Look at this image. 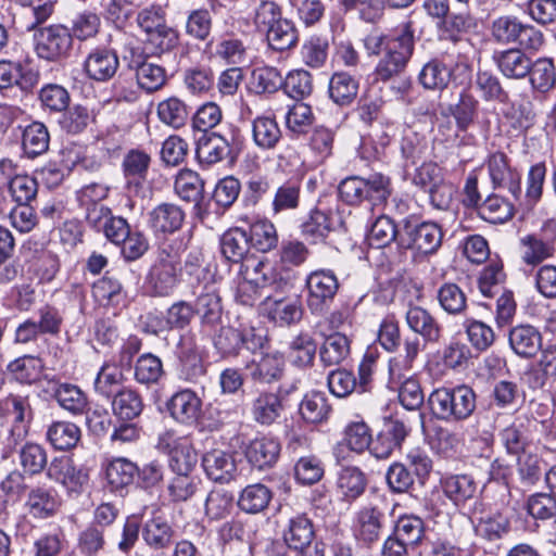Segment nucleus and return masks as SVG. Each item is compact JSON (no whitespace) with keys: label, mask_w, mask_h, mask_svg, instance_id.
<instances>
[{"label":"nucleus","mask_w":556,"mask_h":556,"mask_svg":"<svg viewBox=\"0 0 556 556\" xmlns=\"http://www.w3.org/2000/svg\"><path fill=\"white\" fill-rule=\"evenodd\" d=\"M363 45L369 56H379L375 67L377 79L388 81L404 72L414 53L415 36L412 23H402L388 34L371 30L364 37Z\"/></svg>","instance_id":"f257e3e1"},{"label":"nucleus","mask_w":556,"mask_h":556,"mask_svg":"<svg viewBox=\"0 0 556 556\" xmlns=\"http://www.w3.org/2000/svg\"><path fill=\"white\" fill-rule=\"evenodd\" d=\"M428 404L437 419L458 422L467 420L473 414L477 406V395L466 384L454 388H438L429 395Z\"/></svg>","instance_id":"f03ea898"},{"label":"nucleus","mask_w":556,"mask_h":556,"mask_svg":"<svg viewBox=\"0 0 556 556\" xmlns=\"http://www.w3.org/2000/svg\"><path fill=\"white\" fill-rule=\"evenodd\" d=\"M442 240V228L434 222L404 218L401 224L399 247L413 251L415 256L437 253Z\"/></svg>","instance_id":"7ed1b4c3"},{"label":"nucleus","mask_w":556,"mask_h":556,"mask_svg":"<svg viewBox=\"0 0 556 556\" xmlns=\"http://www.w3.org/2000/svg\"><path fill=\"white\" fill-rule=\"evenodd\" d=\"M282 540L295 556H325V544L316 540L313 521L305 514L298 513L287 520Z\"/></svg>","instance_id":"20e7f679"},{"label":"nucleus","mask_w":556,"mask_h":556,"mask_svg":"<svg viewBox=\"0 0 556 556\" xmlns=\"http://www.w3.org/2000/svg\"><path fill=\"white\" fill-rule=\"evenodd\" d=\"M35 52L41 60L61 62L71 55L73 35L60 24L37 29L34 34Z\"/></svg>","instance_id":"39448f33"},{"label":"nucleus","mask_w":556,"mask_h":556,"mask_svg":"<svg viewBox=\"0 0 556 556\" xmlns=\"http://www.w3.org/2000/svg\"><path fill=\"white\" fill-rule=\"evenodd\" d=\"M156 447L168 456V464L175 473H190L198 463V454L187 435L165 431L159 437Z\"/></svg>","instance_id":"423d86ee"},{"label":"nucleus","mask_w":556,"mask_h":556,"mask_svg":"<svg viewBox=\"0 0 556 556\" xmlns=\"http://www.w3.org/2000/svg\"><path fill=\"white\" fill-rule=\"evenodd\" d=\"M176 354L178 358L176 369L178 379L187 383H199L206 375V366L193 336H180Z\"/></svg>","instance_id":"0eeeda50"},{"label":"nucleus","mask_w":556,"mask_h":556,"mask_svg":"<svg viewBox=\"0 0 556 556\" xmlns=\"http://www.w3.org/2000/svg\"><path fill=\"white\" fill-rule=\"evenodd\" d=\"M7 188L12 200L17 204H30L38 192L37 179L20 173L10 160L0 161V189Z\"/></svg>","instance_id":"6e6552de"},{"label":"nucleus","mask_w":556,"mask_h":556,"mask_svg":"<svg viewBox=\"0 0 556 556\" xmlns=\"http://www.w3.org/2000/svg\"><path fill=\"white\" fill-rule=\"evenodd\" d=\"M308 289L307 304L313 314H321L333 301L338 290L339 280L330 269L312 271L306 278Z\"/></svg>","instance_id":"1a4fd4ad"},{"label":"nucleus","mask_w":556,"mask_h":556,"mask_svg":"<svg viewBox=\"0 0 556 556\" xmlns=\"http://www.w3.org/2000/svg\"><path fill=\"white\" fill-rule=\"evenodd\" d=\"M47 477L62 484L68 493L79 494L89 480L87 471L67 456L54 457L47 467Z\"/></svg>","instance_id":"9d476101"},{"label":"nucleus","mask_w":556,"mask_h":556,"mask_svg":"<svg viewBox=\"0 0 556 556\" xmlns=\"http://www.w3.org/2000/svg\"><path fill=\"white\" fill-rule=\"evenodd\" d=\"M264 338L256 334L254 329L239 330L232 327H222L214 340V345L224 356H236L241 348L256 350L263 345Z\"/></svg>","instance_id":"9b49d317"},{"label":"nucleus","mask_w":556,"mask_h":556,"mask_svg":"<svg viewBox=\"0 0 556 556\" xmlns=\"http://www.w3.org/2000/svg\"><path fill=\"white\" fill-rule=\"evenodd\" d=\"M193 288V294L197 295L193 305L194 315L197 314L204 325L214 326L219 323L223 315V305L219 290L214 281H207L200 288Z\"/></svg>","instance_id":"f8f14e48"},{"label":"nucleus","mask_w":556,"mask_h":556,"mask_svg":"<svg viewBox=\"0 0 556 556\" xmlns=\"http://www.w3.org/2000/svg\"><path fill=\"white\" fill-rule=\"evenodd\" d=\"M119 66L116 52L105 47L91 49L84 61V72L88 78L96 81L110 80Z\"/></svg>","instance_id":"ddd939ff"},{"label":"nucleus","mask_w":556,"mask_h":556,"mask_svg":"<svg viewBox=\"0 0 556 556\" xmlns=\"http://www.w3.org/2000/svg\"><path fill=\"white\" fill-rule=\"evenodd\" d=\"M440 485L444 495L457 507H465L478 500V483L467 473L446 475L441 478Z\"/></svg>","instance_id":"4468645a"},{"label":"nucleus","mask_w":556,"mask_h":556,"mask_svg":"<svg viewBox=\"0 0 556 556\" xmlns=\"http://www.w3.org/2000/svg\"><path fill=\"white\" fill-rule=\"evenodd\" d=\"M264 306L269 319L281 326L296 324L303 315L301 298L298 294L268 295L264 301Z\"/></svg>","instance_id":"2eb2a0df"},{"label":"nucleus","mask_w":556,"mask_h":556,"mask_svg":"<svg viewBox=\"0 0 556 556\" xmlns=\"http://www.w3.org/2000/svg\"><path fill=\"white\" fill-rule=\"evenodd\" d=\"M202 401L191 389L175 392L166 403L169 416L181 425H192L201 414Z\"/></svg>","instance_id":"dca6fc26"},{"label":"nucleus","mask_w":556,"mask_h":556,"mask_svg":"<svg viewBox=\"0 0 556 556\" xmlns=\"http://www.w3.org/2000/svg\"><path fill=\"white\" fill-rule=\"evenodd\" d=\"M286 362L278 352L265 353L247 366L252 381L260 384H271L279 381L285 372Z\"/></svg>","instance_id":"f3484780"},{"label":"nucleus","mask_w":556,"mask_h":556,"mask_svg":"<svg viewBox=\"0 0 556 556\" xmlns=\"http://www.w3.org/2000/svg\"><path fill=\"white\" fill-rule=\"evenodd\" d=\"M202 467L208 479L219 483L231 481L237 471L233 454L219 448L211 450L202 456Z\"/></svg>","instance_id":"a211bd4d"},{"label":"nucleus","mask_w":556,"mask_h":556,"mask_svg":"<svg viewBox=\"0 0 556 556\" xmlns=\"http://www.w3.org/2000/svg\"><path fill=\"white\" fill-rule=\"evenodd\" d=\"M248 462L262 470L273 467L280 454V443L273 437H257L249 442L244 450Z\"/></svg>","instance_id":"6ab92c4d"},{"label":"nucleus","mask_w":556,"mask_h":556,"mask_svg":"<svg viewBox=\"0 0 556 556\" xmlns=\"http://www.w3.org/2000/svg\"><path fill=\"white\" fill-rule=\"evenodd\" d=\"M509 346L516 355L532 358L542 351V334L531 325H518L508 334Z\"/></svg>","instance_id":"aec40b11"},{"label":"nucleus","mask_w":556,"mask_h":556,"mask_svg":"<svg viewBox=\"0 0 556 556\" xmlns=\"http://www.w3.org/2000/svg\"><path fill=\"white\" fill-rule=\"evenodd\" d=\"M384 515L376 507L362 508L355 519L354 534L357 541L371 545L380 538Z\"/></svg>","instance_id":"412c9836"},{"label":"nucleus","mask_w":556,"mask_h":556,"mask_svg":"<svg viewBox=\"0 0 556 556\" xmlns=\"http://www.w3.org/2000/svg\"><path fill=\"white\" fill-rule=\"evenodd\" d=\"M0 415L13 424L11 434L23 438L27 433V422L30 420V407L26 399L10 395L0 401Z\"/></svg>","instance_id":"4be33fe9"},{"label":"nucleus","mask_w":556,"mask_h":556,"mask_svg":"<svg viewBox=\"0 0 556 556\" xmlns=\"http://www.w3.org/2000/svg\"><path fill=\"white\" fill-rule=\"evenodd\" d=\"M180 262L177 255L161 256L160 262L153 267L151 281L157 295H168L178 282Z\"/></svg>","instance_id":"5701e85b"},{"label":"nucleus","mask_w":556,"mask_h":556,"mask_svg":"<svg viewBox=\"0 0 556 556\" xmlns=\"http://www.w3.org/2000/svg\"><path fill=\"white\" fill-rule=\"evenodd\" d=\"M185 219L181 207L174 203H161L149 214V225L155 232L173 233L180 229Z\"/></svg>","instance_id":"b1692460"},{"label":"nucleus","mask_w":556,"mask_h":556,"mask_svg":"<svg viewBox=\"0 0 556 556\" xmlns=\"http://www.w3.org/2000/svg\"><path fill=\"white\" fill-rule=\"evenodd\" d=\"M61 505L58 492L52 488L36 486L28 493L26 506L35 518H49L56 514Z\"/></svg>","instance_id":"393cba45"},{"label":"nucleus","mask_w":556,"mask_h":556,"mask_svg":"<svg viewBox=\"0 0 556 556\" xmlns=\"http://www.w3.org/2000/svg\"><path fill=\"white\" fill-rule=\"evenodd\" d=\"M283 404L280 395L274 392L263 391L253 400L251 414L255 422L262 426H270L280 419Z\"/></svg>","instance_id":"a878e982"},{"label":"nucleus","mask_w":556,"mask_h":556,"mask_svg":"<svg viewBox=\"0 0 556 556\" xmlns=\"http://www.w3.org/2000/svg\"><path fill=\"white\" fill-rule=\"evenodd\" d=\"M317 352V342L312 332L301 330L289 342L288 356L290 363L299 368L313 366Z\"/></svg>","instance_id":"bb28decb"},{"label":"nucleus","mask_w":556,"mask_h":556,"mask_svg":"<svg viewBox=\"0 0 556 556\" xmlns=\"http://www.w3.org/2000/svg\"><path fill=\"white\" fill-rule=\"evenodd\" d=\"M125 381L126 377L121 366L115 363H104L97 374L93 389L99 396L110 400L126 388Z\"/></svg>","instance_id":"cd10ccee"},{"label":"nucleus","mask_w":556,"mask_h":556,"mask_svg":"<svg viewBox=\"0 0 556 556\" xmlns=\"http://www.w3.org/2000/svg\"><path fill=\"white\" fill-rule=\"evenodd\" d=\"M410 330L421 336L426 341L438 342L441 338V326L438 320L424 307L410 306L405 315Z\"/></svg>","instance_id":"c85d7f7f"},{"label":"nucleus","mask_w":556,"mask_h":556,"mask_svg":"<svg viewBox=\"0 0 556 556\" xmlns=\"http://www.w3.org/2000/svg\"><path fill=\"white\" fill-rule=\"evenodd\" d=\"M258 266L263 269L262 275H253L252 281L262 287H274L283 290L291 287L299 278V273L289 267L281 266L279 263L273 265L268 262L258 261Z\"/></svg>","instance_id":"c756f323"},{"label":"nucleus","mask_w":556,"mask_h":556,"mask_svg":"<svg viewBox=\"0 0 556 556\" xmlns=\"http://www.w3.org/2000/svg\"><path fill=\"white\" fill-rule=\"evenodd\" d=\"M51 394L59 406L72 415H81L88 406L87 395L76 384L55 382Z\"/></svg>","instance_id":"7c9ffc66"},{"label":"nucleus","mask_w":556,"mask_h":556,"mask_svg":"<svg viewBox=\"0 0 556 556\" xmlns=\"http://www.w3.org/2000/svg\"><path fill=\"white\" fill-rule=\"evenodd\" d=\"M367 479L357 467H344L340 470L337 480V492L341 501L351 504L366 490Z\"/></svg>","instance_id":"2f4dec72"},{"label":"nucleus","mask_w":556,"mask_h":556,"mask_svg":"<svg viewBox=\"0 0 556 556\" xmlns=\"http://www.w3.org/2000/svg\"><path fill=\"white\" fill-rule=\"evenodd\" d=\"M204 180L192 169H180L175 176L174 191L185 202L198 205L204 198Z\"/></svg>","instance_id":"473e14b6"},{"label":"nucleus","mask_w":556,"mask_h":556,"mask_svg":"<svg viewBox=\"0 0 556 556\" xmlns=\"http://www.w3.org/2000/svg\"><path fill=\"white\" fill-rule=\"evenodd\" d=\"M519 251L521 261L526 265L534 267L554 256L555 247L548 242V239L544 240L534 232L520 239Z\"/></svg>","instance_id":"72a5a7b5"},{"label":"nucleus","mask_w":556,"mask_h":556,"mask_svg":"<svg viewBox=\"0 0 556 556\" xmlns=\"http://www.w3.org/2000/svg\"><path fill=\"white\" fill-rule=\"evenodd\" d=\"M110 400L113 415L122 420L139 417L144 407L141 394L130 387L122 389Z\"/></svg>","instance_id":"f704fd0d"},{"label":"nucleus","mask_w":556,"mask_h":556,"mask_svg":"<svg viewBox=\"0 0 556 556\" xmlns=\"http://www.w3.org/2000/svg\"><path fill=\"white\" fill-rule=\"evenodd\" d=\"M489 172L496 187L507 188L515 197L521 192L519 174L509 167L505 154L494 153L490 157Z\"/></svg>","instance_id":"c9c22d12"},{"label":"nucleus","mask_w":556,"mask_h":556,"mask_svg":"<svg viewBox=\"0 0 556 556\" xmlns=\"http://www.w3.org/2000/svg\"><path fill=\"white\" fill-rule=\"evenodd\" d=\"M339 224L340 217L336 213L316 208L311 212L309 217L302 224V233L316 242L326 238Z\"/></svg>","instance_id":"e433bc0d"},{"label":"nucleus","mask_w":556,"mask_h":556,"mask_svg":"<svg viewBox=\"0 0 556 556\" xmlns=\"http://www.w3.org/2000/svg\"><path fill=\"white\" fill-rule=\"evenodd\" d=\"M250 247L248 231L239 227L230 228L220 238L222 254L231 263L242 262Z\"/></svg>","instance_id":"4c0bfd02"},{"label":"nucleus","mask_w":556,"mask_h":556,"mask_svg":"<svg viewBox=\"0 0 556 556\" xmlns=\"http://www.w3.org/2000/svg\"><path fill=\"white\" fill-rule=\"evenodd\" d=\"M472 87L485 102L509 103V93L503 88L498 77L488 71L477 73Z\"/></svg>","instance_id":"58836bf2"},{"label":"nucleus","mask_w":556,"mask_h":556,"mask_svg":"<svg viewBox=\"0 0 556 556\" xmlns=\"http://www.w3.org/2000/svg\"><path fill=\"white\" fill-rule=\"evenodd\" d=\"M358 80L346 72H336L329 80V96L339 105L351 104L358 93Z\"/></svg>","instance_id":"ea45409f"},{"label":"nucleus","mask_w":556,"mask_h":556,"mask_svg":"<svg viewBox=\"0 0 556 556\" xmlns=\"http://www.w3.org/2000/svg\"><path fill=\"white\" fill-rule=\"evenodd\" d=\"M38 81V75L33 71H26L20 62L0 61V88H8L14 84L22 89H30Z\"/></svg>","instance_id":"a19ab883"},{"label":"nucleus","mask_w":556,"mask_h":556,"mask_svg":"<svg viewBox=\"0 0 556 556\" xmlns=\"http://www.w3.org/2000/svg\"><path fill=\"white\" fill-rule=\"evenodd\" d=\"M80 429L74 422L55 421L48 427L46 437L49 443L59 451L74 448L80 440Z\"/></svg>","instance_id":"79ce46f5"},{"label":"nucleus","mask_w":556,"mask_h":556,"mask_svg":"<svg viewBox=\"0 0 556 556\" xmlns=\"http://www.w3.org/2000/svg\"><path fill=\"white\" fill-rule=\"evenodd\" d=\"M175 531L167 520L157 516L148 520L142 530V538L153 549H164L170 546Z\"/></svg>","instance_id":"37998d69"},{"label":"nucleus","mask_w":556,"mask_h":556,"mask_svg":"<svg viewBox=\"0 0 556 556\" xmlns=\"http://www.w3.org/2000/svg\"><path fill=\"white\" fill-rule=\"evenodd\" d=\"M271 497L273 493L265 484H250L241 491L238 506L248 514H258L268 507Z\"/></svg>","instance_id":"c03bdc74"},{"label":"nucleus","mask_w":556,"mask_h":556,"mask_svg":"<svg viewBox=\"0 0 556 556\" xmlns=\"http://www.w3.org/2000/svg\"><path fill=\"white\" fill-rule=\"evenodd\" d=\"M496 63L502 74L508 78H523L531 68V60L519 49H508L501 52Z\"/></svg>","instance_id":"a18cd8bd"},{"label":"nucleus","mask_w":556,"mask_h":556,"mask_svg":"<svg viewBox=\"0 0 556 556\" xmlns=\"http://www.w3.org/2000/svg\"><path fill=\"white\" fill-rule=\"evenodd\" d=\"M92 293L100 303L113 306L124 304L126 300V293L121 281L110 273H106L93 283Z\"/></svg>","instance_id":"49530a36"},{"label":"nucleus","mask_w":556,"mask_h":556,"mask_svg":"<svg viewBox=\"0 0 556 556\" xmlns=\"http://www.w3.org/2000/svg\"><path fill=\"white\" fill-rule=\"evenodd\" d=\"M132 67L139 87L148 92L159 90L166 81V72L161 65L143 60L132 61Z\"/></svg>","instance_id":"de8ad7c7"},{"label":"nucleus","mask_w":556,"mask_h":556,"mask_svg":"<svg viewBox=\"0 0 556 556\" xmlns=\"http://www.w3.org/2000/svg\"><path fill=\"white\" fill-rule=\"evenodd\" d=\"M349 353L350 341L340 332L326 337L319 349V357L325 366L339 365L348 357Z\"/></svg>","instance_id":"09e8293b"},{"label":"nucleus","mask_w":556,"mask_h":556,"mask_svg":"<svg viewBox=\"0 0 556 556\" xmlns=\"http://www.w3.org/2000/svg\"><path fill=\"white\" fill-rule=\"evenodd\" d=\"M164 375L161 358L152 353L140 355L134 366L135 380L144 386L157 383Z\"/></svg>","instance_id":"8fccbe9b"},{"label":"nucleus","mask_w":556,"mask_h":556,"mask_svg":"<svg viewBox=\"0 0 556 556\" xmlns=\"http://www.w3.org/2000/svg\"><path fill=\"white\" fill-rule=\"evenodd\" d=\"M138 473L136 464L126 458H115L109 463L105 470L108 483L114 491L130 485Z\"/></svg>","instance_id":"3c124183"},{"label":"nucleus","mask_w":556,"mask_h":556,"mask_svg":"<svg viewBox=\"0 0 556 556\" xmlns=\"http://www.w3.org/2000/svg\"><path fill=\"white\" fill-rule=\"evenodd\" d=\"M413 182L429 192L432 203L435 204L437 193L443 187L442 169L437 163L425 162L416 168Z\"/></svg>","instance_id":"603ef678"},{"label":"nucleus","mask_w":556,"mask_h":556,"mask_svg":"<svg viewBox=\"0 0 556 556\" xmlns=\"http://www.w3.org/2000/svg\"><path fill=\"white\" fill-rule=\"evenodd\" d=\"M250 245L260 252L266 253L278 244L276 227L269 220H257L253 223L248 231Z\"/></svg>","instance_id":"864d4df0"},{"label":"nucleus","mask_w":556,"mask_h":556,"mask_svg":"<svg viewBox=\"0 0 556 556\" xmlns=\"http://www.w3.org/2000/svg\"><path fill=\"white\" fill-rule=\"evenodd\" d=\"M282 85V76L271 66L257 67L252 71L249 88L256 94L276 92Z\"/></svg>","instance_id":"5fc2aeb1"},{"label":"nucleus","mask_w":556,"mask_h":556,"mask_svg":"<svg viewBox=\"0 0 556 556\" xmlns=\"http://www.w3.org/2000/svg\"><path fill=\"white\" fill-rule=\"evenodd\" d=\"M267 41L276 51L291 49L298 42V30L290 21L282 18L267 29Z\"/></svg>","instance_id":"6e6d98bb"},{"label":"nucleus","mask_w":556,"mask_h":556,"mask_svg":"<svg viewBox=\"0 0 556 556\" xmlns=\"http://www.w3.org/2000/svg\"><path fill=\"white\" fill-rule=\"evenodd\" d=\"M38 99L43 110L50 113H61L71 103L68 90L59 84H47L39 90Z\"/></svg>","instance_id":"4d7b16f0"},{"label":"nucleus","mask_w":556,"mask_h":556,"mask_svg":"<svg viewBox=\"0 0 556 556\" xmlns=\"http://www.w3.org/2000/svg\"><path fill=\"white\" fill-rule=\"evenodd\" d=\"M195 153L200 162L208 165L225 159L233 162L237 155L229 141H197Z\"/></svg>","instance_id":"13d9d810"},{"label":"nucleus","mask_w":556,"mask_h":556,"mask_svg":"<svg viewBox=\"0 0 556 556\" xmlns=\"http://www.w3.org/2000/svg\"><path fill=\"white\" fill-rule=\"evenodd\" d=\"M20 465L25 473L35 476L48 467L46 448L37 443H25L20 450Z\"/></svg>","instance_id":"bf43d9fd"},{"label":"nucleus","mask_w":556,"mask_h":556,"mask_svg":"<svg viewBox=\"0 0 556 556\" xmlns=\"http://www.w3.org/2000/svg\"><path fill=\"white\" fill-rule=\"evenodd\" d=\"M281 87L290 98L300 102L312 93L313 78L307 71L294 70L282 79Z\"/></svg>","instance_id":"052dcab7"},{"label":"nucleus","mask_w":556,"mask_h":556,"mask_svg":"<svg viewBox=\"0 0 556 556\" xmlns=\"http://www.w3.org/2000/svg\"><path fill=\"white\" fill-rule=\"evenodd\" d=\"M299 410L305 421L317 424L327 419L330 406L323 393L313 392L304 396Z\"/></svg>","instance_id":"680f3d73"},{"label":"nucleus","mask_w":556,"mask_h":556,"mask_svg":"<svg viewBox=\"0 0 556 556\" xmlns=\"http://www.w3.org/2000/svg\"><path fill=\"white\" fill-rule=\"evenodd\" d=\"M194 317L193 305L186 301L172 304L160 324V331L169 329H184L190 325Z\"/></svg>","instance_id":"e2e57ef3"},{"label":"nucleus","mask_w":556,"mask_h":556,"mask_svg":"<svg viewBox=\"0 0 556 556\" xmlns=\"http://www.w3.org/2000/svg\"><path fill=\"white\" fill-rule=\"evenodd\" d=\"M399 236L400 228H396L390 217L381 215L371 225L368 241L370 245L380 249L387 247L394 240L399 243Z\"/></svg>","instance_id":"0e129e2a"},{"label":"nucleus","mask_w":556,"mask_h":556,"mask_svg":"<svg viewBox=\"0 0 556 556\" xmlns=\"http://www.w3.org/2000/svg\"><path fill=\"white\" fill-rule=\"evenodd\" d=\"M394 536L409 547L417 546L425 536L424 521L416 516H403L395 526Z\"/></svg>","instance_id":"69168bd1"},{"label":"nucleus","mask_w":556,"mask_h":556,"mask_svg":"<svg viewBox=\"0 0 556 556\" xmlns=\"http://www.w3.org/2000/svg\"><path fill=\"white\" fill-rule=\"evenodd\" d=\"M157 115L160 119L173 128H180L188 121L187 105L178 98H169L159 103Z\"/></svg>","instance_id":"338daca9"},{"label":"nucleus","mask_w":556,"mask_h":556,"mask_svg":"<svg viewBox=\"0 0 556 556\" xmlns=\"http://www.w3.org/2000/svg\"><path fill=\"white\" fill-rule=\"evenodd\" d=\"M479 215L486 222L504 223L513 215L511 205L498 195L488 197L478 208Z\"/></svg>","instance_id":"774afa93"}]
</instances>
